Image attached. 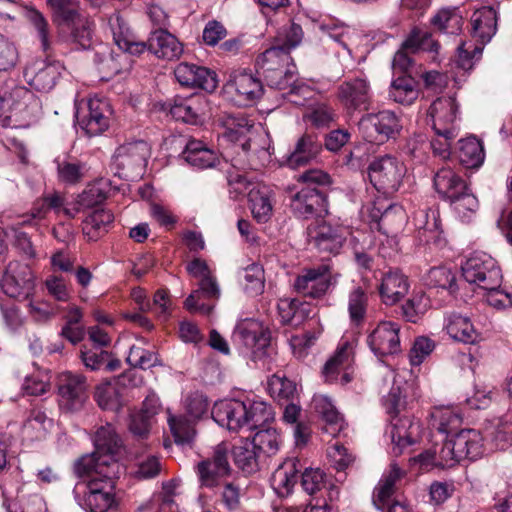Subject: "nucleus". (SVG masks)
<instances>
[{
    "mask_svg": "<svg viewBox=\"0 0 512 512\" xmlns=\"http://www.w3.org/2000/svg\"><path fill=\"white\" fill-rule=\"evenodd\" d=\"M118 461L100 459L87 475L89 480L78 482L74 496L78 504L87 512H106L114 504L115 479L121 474Z\"/></svg>",
    "mask_w": 512,
    "mask_h": 512,
    "instance_id": "nucleus-1",
    "label": "nucleus"
},
{
    "mask_svg": "<svg viewBox=\"0 0 512 512\" xmlns=\"http://www.w3.org/2000/svg\"><path fill=\"white\" fill-rule=\"evenodd\" d=\"M212 417L220 426L231 431H238L244 427L252 430L268 422L272 418V412L261 400L243 402L224 399L214 404Z\"/></svg>",
    "mask_w": 512,
    "mask_h": 512,
    "instance_id": "nucleus-2",
    "label": "nucleus"
},
{
    "mask_svg": "<svg viewBox=\"0 0 512 512\" xmlns=\"http://www.w3.org/2000/svg\"><path fill=\"white\" fill-rule=\"evenodd\" d=\"M457 113L458 105L452 97L436 99L428 110L432 128L437 135L431 145L434 152L442 158L449 156L451 141L458 135Z\"/></svg>",
    "mask_w": 512,
    "mask_h": 512,
    "instance_id": "nucleus-3",
    "label": "nucleus"
},
{
    "mask_svg": "<svg viewBox=\"0 0 512 512\" xmlns=\"http://www.w3.org/2000/svg\"><path fill=\"white\" fill-rule=\"evenodd\" d=\"M188 273L199 279L198 288L186 298L184 307L190 313L209 315L220 297V289L206 262L196 258L187 265Z\"/></svg>",
    "mask_w": 512,
    "mask_h": 512,
    "instance_id": "nucleus-4",
    "label": "nucleus"
},
{
    "mask_svg": "<svg viewBox=\"0 0 512 512\" xmlns=\"http://www.w3.org/2000/svg\"><path fill=\"white\" fill-rule=\"evenodd\" d=\"M231 142H240V147L244 154L258 155L262 162L269 161L270 153L265 148L267 143L266 136L259 127H255L248 119L244 117L228 116L225 120V132L223 133Z\"/></svg>",
    "mask_w": 512,
    "mask_h": 512,
    "instance_id": "nucleus-5",
    "label": "nucleus"
},
{
    "mask_svg": "<svg viewBox=\"0 0 512 512\" xmlns=\"http://www.w3.org/2000/svg\"><path fill=\"white\" fill-rule=\"evenodd\" d=\"M150 156L147 142L139 140L120 145L114 155L111 168L114 174L126 180L140 177Z\"/></svg>",
    "mask_w": 512,
    "mask_h": 512,
    "instance_id": "nucleus-6",
    "label": "nucleus"
},
{
    "mask_svg": "<svg viewBox=\"0 0 512 512\" xmlns=\"http://www.w3.org/2000/svg\"><path fill=\"white\" fill-rule=\"evenodd\" d=\"M291 61L290 51L284 46H273L262 53L257 61L258 73H261L267 84L276 89H284L292 74L288 69Z\"/></svg>",
    "mask_w": 512,
    "mask_h": 512,
    "instance_id": "nucleus-7",
    "label": "nucleus"
},
{
    "mask_svg": "<svg viewBox=\"0 0 512 512\" xmlns=\"http://www.w3.org/2000/svg\"><path fill=\"white\" fill-rule=\"evenodd\" d=\"M462 276L481 290L500 286L503 279L496 260L486 253L472 254L462 265Z\"/></svg>",
    "mask_w": 512,
    "mask_h": 512,
    "instance_id": "nucleus-8",
    "label": "nucleus"
},
{
    "mask_svg": "<svg viewBox=\"0 0 512 512\" xmlns=\"http://www.w3.org/2000/svg\"><path fill=\"white\" fill-rule=\"evenodd\" d=\"M94 443L96 451L91 455L81 457L77 461L75 465L77 474L90 472L100 459L118 461L115 456L121 447V439L111 424L98 428Z\"/></svg>",
    "mask_w": 512,
    "mask_h": 512,
    "instance_id": "nucleus-9",
    "label": "nucleus"
},
{
    "mask_svg": "<svg viewBox=\"0 0 512 512\" xmlns=\"http://www.w3.org/2000/svg\"><path fill=\"white\" fill-rule=\"evenodd\" d=\"M359 129L366 141L382 144L397 136L401 129V119L390 110L367 114L359 122Z\"/></svg>",
    "mask_w": 512,
    "mask_h": 512,
    "instance_id": "nucleus-10",
    "label": "nucleus"
},
{
    "mask_svg": "<svg viewBox=\"0 0 512 512\" xmlns=\"http://www.w3.org/2000/svg\"><path fill=\"white\" fill-rule=\"evenodd\" d=\"M86 377L79 373L65 371L57 379L58 404L62 411L76 412L83 408L87 395Z\"/></svg>",
    "mask_w": 512,
    "mask_h": 512,
    "instance_id": "nucleus-11",
    "label": "nucleus"
},
{
    "mask_svg": "<svg viewBox=\"0 0 512 512\" xmlns=\"http://www.w3.org/2000/svg\"><path fill=\"white\" fill-rule=\"evenodd\" d=\"M336 97L349 113L367 110L372 98L371 85L367 76L360 74L346 78L338 85Z\"/></svg>",
    "mask_w": 512,
    "mask_h": 512,
    "instance_id": "nucleus-12",
    "label": "nucleus"
},
{
    "mask_svg": "<svg viewBox=\"0 0 512 512\" xmlns=\"http://www.w3.org/2000/svg\"><path fill=\"white\" fill-rule=\"evenodd\" d=\"M336 282L337 274H333L328 265L322 264L303 269L294 281V289L305 297L320 298Z\"/></svg>",
    "mask_w": 512,
    "mask_h": 512,
    "instance_id": "nucleus-13",
    "label": "nucleus"
},
{
    "mask_svg": "<svg viewBox=\"0 0 512 512\" xmlns=\"http://www.w3.org/2000/svg\"><path fill=\"white\" fill-rule=\"evenodd\" d=\"M368 174L371 183L378 191L389 194L399 189L405 167L396 158L384 156L370 164Z\"/></svg>",
    "mask_w": 512,
    "mask_h": 512,
    "instance_id": "nucleus-14",
    "label": "nucleus"
},
{
    "mask_svg": "<svg viewBox=\"0 0 512 512\" xmlns=\"http://www.w3.org/2000/svg\"><path fill=\"white\" fill-rule=\"evenodd\" d=\"M1 287L11 298L29 299L35 291V276L27 264L11 261L1 279Z\"/></svg>",
    "mask_w": 512,
    "mask_h": 512,
    "instance_id": "nucleus-15",
    "label": "nucleus"
},
{
    "mask_svg": "<svg viewBox=\"0 0 512 512\" xmlns=\"http://www.w3.org/2000/svg\"><path fill=\"white\" fill-rule=\"evenodd\" d=\"M224 93L235 104L245 106L261 97L263 86L253 74L236 70L229 75Z\"/></svg>",
    "mask_w": 512,
    "mask_h": 512,
    "instance_id": "nucleus-16",
    "label": "nucleus"
},
{
    "mask_svg": "<svg viewBox=\"0 0 512 512\" xmlns=\"http://www.w3.org/2000/svg\"><path fill=\"white\" fill-rule=\"evenodd\" d=\"M266 162L255 154H250L247 163H244L240 155L232 160L231 163L224 162L221 169L225 172L228 191L230 197L238 199L246 194L249 188L254 186L246 175L247 169L258 170L264 166Z\"/></svg>",
    "mask_w": 512,
    "mask_h": 512,
    "instance_id": "nucleus-17",
    "label": "nucleus"
},
{
    "mask_svg": "<svg viewBox=\"0 0 512 512\" xmlns=\"http://www.w3.org/2000/svg\"><path fill=\"white\" fill-rule=\"evenodd\" d=\"M112 111L107 100L90 98L86 109L77 111L78 124L88 136H97L106 131L110 125Z\"/></svg>",
    "mask_w": 512,
    "mask_h": 512,
    "instance_id": "nucleus-18",
    "label": "nucleus"
},
{
    "mask_svg": "<svg viewBox=\"0 0 512 512\" xmlns=\"http://www.w3.org/2000/svg\"><path fill=\"white\" fill-rule=\"evenodd\" d=\"M399 332V324L382 321L368 335L367 343L378 357L396 354L401 351Z\"/></svg>",
    "mask_w": 512,
    "mask_h": 512,
    "instance_id": "nucleus-19",
    "label": "nucleus"
},
{
    "mask_svg": "<svg viewBox=\"0 0 512 512\" xmlns=\"http://www.w3.org/2000/svg\"><path fill=\"white\" fill-rule=\"evenodd\" d=\"M421 432V424L414 417L404 415L395 419L391 430L393 454L399 456L411 452L410 447L420 441Z\"/></svg>",
    "mask_w": 512,
    "mask_h": 512,
    "instance_id": "nucleus-20",
    "label": "nucleus"
},
{
    "mask_svg": "<svg viewBox=\"0 0 512 512\" xmlns=\"http://www.w3.org/2000/svg\"><path fill=\"white\" fill-rule=\"evenodd\" d=\"M244 345L252 350L255 360H260L266 353L270 344V332L254 319L240 321L234 331Z\"/></svg>",
    "mask_w": 512,
    "mask_h": 512,
    "instance_id": "nucleus-21",
    "label": "nucleus"
},
{
    "mask_svg": "<svg viewBox=\"0 0 512 512\" xmlns=\"http://www.w3.org/2000/svg\"><path fill=\"white\" fill-rule=\"evenodd\" d=\"M438 44L434 43L427 32L413 30L409 37L404 41L401 48L395 53L393 58V69L405 73L412 65L411 55L419 51L437 50Z\"/></svg>",
    "mask_w": 512,
    "mask_h": 512,
    "instance_id": "nucleus-22",
    "label": "nucleus"
},
{
    "mask_svg": "<svg viewBox=\"0 0 512 512\" xmlns=\"http://www.w3.org/2000/svg\"><path fill=\"white\" fill-rule=\"evenodd\" d=\"M347 234V229L333 227L325 222L318 223L308 230L310 244L321 252L331 254H337L340 251Z\"/></svg>",
    "mask_w": 512,
    "mask_h": 512,
    "instance_id": "nucleus-23",
    "label": "nucleus"
},
{
    "mask_svg": "<svg viewBox=\"0 0 512 512\" xmlns=\"http://www.w3.org/2000/svg\"><path fill=\"white\" fill-rule=\"evenodd\" d=\"M206 110L207 101L201 94H192L188 97L177 96L169 108L173 118L190 124L201 122Z\"/></svg>",
    "mask_w": 512,
    "mask_h": 512,
    "instance_id": "nucleus-24",
    "label": "nucleus"
},
{
    "mask_svg": "<svg viewBox=\"0 0 512 512\" xmlns=\"http://www.w3.org/2000/svg\"><path fill=\"white\" fill-rule=\"evenodd\" d=\"M174 75L183 86L198 87L209 92L217 87L215 73L206 67L182 62L174 69Z\"/></svg>",
    "mask_w": 512,
    "mask_h": 512,
    "instance_id": "nucleus-25",
    "label": "nucleus"
},
{
    "mask_svg": "<svg viewBox=\"0 0 512 512\" xmlns=\"http://www.w3.org/2000/svg\"><path fill=\"white\" fill-rule=\"evenodd\" d=\"M353 360V346L350 342L344 341L339 345L335 354L326 362L323 368V375L327 382L339 380L342 384L351 381L348 369Z\"/></svg>",
    "mask_w": 512,
    "mask_h": 512,
    "instance_id": "nucleus-26",
    "label": "nucleus"
},
{
    "mask_svg": "<svg viewBox=\"0 0 512 512\" xmlns=\"http://www.w3.org/2000/svg\"><path fill=\"white\" fill-rule=\"evenodd\" d=\"M443 442L440 446L435 444L433 448L420 453L414 458V461L420 462L422 465H434L442 468L454 467L462 461L461 457H458V452L455 449L453 438H446L440 436Z\"/></svg>",
    "mask_w": 512,
    "mask_h": 512,
    "instance_id": "nucleus-27",
    "label": "nucleus"
},
{
    "mask_svg": "<svg viewBox=\"0 0 512 512\" xmlns=\"http://www.w3.org/2000/svg\"><path fill=\"white\" fill-rule=\"evenodd\" d=\"M61 70L59 62L36 61L26 67L25 77L36 90L47 92L55 86Z\"/></svg>",
    "mask_w": 512,
    "mask_h": 512,
    "instance_id": "nucleus-28",
    "label": "nucleus"
},
{
    "mask_svg": "<svg viewBox=\"0 0 512 512\" xmlns=\"http://www.w3.org/2000/svg\"><path fill=\"white\" fill-rule=\"evenodd\" d=\"M249 209L258 223H267L272 215L275 204L273 190L264 184H256L248 192Z\"/></svg>",
    "mask_w": 512,
    "mask_h": 512,
    "instance_id": "nucleus-29",
    "label": "nucleus"
},
{
    "mask_svg": "<svg viewBox=\"0 0 512 512\" xmlns=\"http://www.w3.org/2000/svg\"><path fill=\"white\" fill-rule=\"evenodd\" d=\"M291 209L296 216L308 218L326 211V198L316 188L307 186L292 197Z\"/></svg>",
    "mask_w": 512,
    "mask_h": 512,
    "instance_id": "nucleus-30",
    "label": "nucleus"
},
{
    "mask_svg": "<svg viewBox=\"0 0 512 512\" xmlns=\"http://www.w3.org/2000/svg\"><path fill=\"white\" fill-rule=\"evenodd\" d=\"M408 290V279L398 270L384 273L378 288L381 301L385 305L398 303L408 293Z\"/></svg>",
    "mask_w": 512,
    "mask_h": 512,
    "instance_id": "nucleus-31",
    "label": "nucleus"
},
{
    "mask_svg": "<svg viewBox=\"0 0 512 512\" xmlns=\"http://www.w3.org/2000/svg\"><path fill=\"white\" fill-rule=\"evenodd\" d=\"M472 36L477 43L485 45L497 30V11L494 7L484 6L471 16Z\"/></svg>",
    "mask_w": 512,
    "mask_h": 512,
    "instance_id": "nucleus-32",
    "label": "nucleus"
},
{
    "mask_svg": "<svg viewBox=\"0 0 512 512\" xmlns=\"http://www.w3.org/2000/svg\"><path fill=\"white\" fill-rule=\"evenodd\" d=\"M148 49L158 58L174 60L183 53V46L179 40L166 29L153 31L148 39Z\"/></svg>",
    "mask_w": 512,
    "mask_h": 512,
    "instance_id": "nucleus-33",
    "label": "nucleus"
},
{
    "mask_svg": "<svg viewBox=\"0 0 512 512\" xmlns=\"http://www.w3.org/2000/svg\"><path fill=\"white\" fill-rule=\"evenodd\" d=\"M108 24L113 40L120 50L131 55H140L145 51L146 43L135 40L134 35L119 14L111 15Z\"/></svg>",
    "mask_w": 512,
    "mask_h": 512,
    "instance_id": "nucleus-34",
    "label": "nucleus"
},
{
    "mask_svg": "<svg viewBox=\"0 0 512 512\" xmlns=\"http://www.w3.org/2000/svg\"><path fill=\"white\" fill-rule=\"evenodd\" d=\"M312 408L322 418L325 433L335 437L344 429L342 415L327 396L315 395L312 399Z\"/></svg>",
    "mask_w": 512,
    "mask_h": 512,
    "instance_id": "nucleus-35",
    "label": "nucleus"
},
{
    "mask_svg": "<svg viewBox=\"0 0 512 512\" xmlns=\"http://www.w3.org/2000/svg\"><path fill=\"white\" fill-rule=\"evenodd\" d=\"M322 150V143L316 135L304 134L296 142L294 150L286 160L288 167L297 169L315 159Z\"/></svg>",
    "mask_w": 512,
    "mask_h": 512,
    "instance_id": "nucleus-36",
    "label": "nucleus"
},
{
    "mask_svg": "<svg viewBox=\"0 0 512 512\" xmlns=\"http://www.w3.org/2000/svg\"><path fill=\"white\" fill-rule=\"evenodd\" d=\"M444 329L453 340L465 344H474L480 339V333L470 318L458 313H451L445 318Z\"/></svg>",
    "mask_w": 512,
    "mask_h": 512,
    "instance_id": "nucleus-37",
    "label": "nucleus"
},
{
    "mask_svg": "<svg viewBox=\"0 0 512 512\" xmlns=\"http://www.w3.org/2000/svg\"><path fill=\"white\" fill-rule=\"evenodd\" d=\"M183 158L198 169L212 168L220 163L217 153L200 140H189L183 151Z\"/></svg>",
    "mask_w": 512,
    "mask_h": 512,
    "instance_id": "nucleus-38",
    "label": "nucleus"
},
{
    "mask_svg": "<svg viewBox=\"0 0 512 512\" xmlns=\"http://www.w3.org/2000/svg\"><path fill=\"white\" fill-rule=\"evenodd\" d=\"M458 457L475 460L483 454V438L479 431L464 429L452 436Z\"/></svg>",
    "mask_w": 512,
    "mask_h": 512,
    "instance_id": "nucleus-39",
    "label": "nucleus"
},
{
    "mask_svg": "<svg viewBox=\"0 0 512 512\" xmlns=\"http://www.w3.org/2000/svg\"><path fill=\"white\" fill-rule=\"evenodd\" d=\"M403 475L404 472L395 463L391 464L390 470L383 474L373 493V503L378 509L382 510L389 505L396 483Z\"/></svg>",
    "mask_w": 512,
    "mask_h": 512,
    "instance_id": "nucleus-40",
    "label": "nucleus"
},
{
    "mask_svg": "<svg viewBox=\"0 0 512 512\" xmlns=\"http://www.w3.org/2000/svg\"><path fill=\"white\" fill-rule=\"evenodd\" d=\"M434 186L436 191L447 200L455 198L468 187L465 180L449 167H443L437 171L434 176Z\"/></svg>",
    "mask_w": 512,
    "mask_h": 512,
    "instance_id": "nucleus-41",
    "label": "nucleus"
},
{
    "mask_svg": "<svg viewBox=\"0 0 512 512\" xmlns=\"http://www.w3.org/2000/svg\"><path fill=\"white\" fill-rule=\"evenodd\" d=\"M418 236L425 243L435 242L440 236V221L435 210H419L414 216Z\"/></svg>",
    "mask_w": 512,
    "mask_h": 512,
    "instance_id": "nucleus-42",
    "label": "nucleus"
},
{
    "mask_svg": "<svg viewBox=\"0 0 512 512\" xmlns=\"http://www.w3.org/2000/svg\"><path fill=\"white\" fill-rule=\"evenodd\" d=\"M271 482L279 496L290 495L297 482L296 461L289 459L281 464L273 473Z\"/></svg>",
    "mask_w": 512,
    "mask_h": 512,
    "instance_id": "nucleus-43",
    "label": "nucleus"
},
{
    "mask_svg": "<svg viewBox=\"0 0 512 512\" xmlns=\"http://www.w3.org/2000/svg\"><path fill=\"white\" fill-rule=\"evenodd\" d=\"M458 157L466 168H479L485 159L482 142L474 136L459 141Z\"/></svg>",
    "mask_w": 512,
    "mask_h": 512,
    "instance_id": "nucleus-44",
    "label": "nucleus"
},
{
    "mask_svg": "<svg viewBox=\"0 0 512 512\" xmlns=\"http://www.w3.org/2000/svg\"><path fill=\"white\" fill-rule=\"evenodd\" d=\"M0 100L11 110V117H17L20 113L29 114V107H37V101L33 94L25 87L16 86L8 95L6 92L0 96Z\"/></svg>",
    "mask_w": 512,
    "mask_h": 512,
    "instance_id": "nucleus-45",
    "label": "nucleus"
},
{
    "mask_svg": "<svg viewBox=\"0 0 512 512\" xmlns=\"http://www.w3.org/2000/svg\"><path fill=\"white\" fill-rule=\"evenodd\" d=\"M461 416L450 407L435 408L431 413V426L440 436L453 433L461 425Z\"/></svg>",
    "mask_w": 512,
    "mask_h": 512,
    "instance_id": "nucleus-46",
    "label": "nucleus"
},
{
    "mask_svg": "<svg viewBox=\"0 0 512 512\" xmlns=\"http://www.w3.org/2000/svg\"><path fill=\"white\" fill-rule=\"evenodd\" d=\"M389 97L403 105L412 104L418 98L415 80L408 75L397 77L391 83Z\"/></svg>",
    "mask_w": 512,
    "mask_h": 512,
    "instance_id": "nucleus-47",
    "label": "nucleus"
},
{
    "mask_svg": "<svg viewBox=\"0 0 512 512\" xmlns=\"http://www.w3.org/2000/svg\"><path fill=\"white\" fill-rule=\"evenodd\" d=\"M307 304L296 299L283 298L277 304L278 314L283 324L300 325L308 317Z\"/></svg>",
    "mask_w": 512,
    "mask_h": 512,
    "instance_id": "nucleus-48",
    "label": "nucleus"
},
{
    "mask_svg": "<svg viewBox=\"0 0 512 512\" xmlns=\"http://www.w3.org/2000/svg\"><path fill=\"white\" fill-rule=\"evenodd\" d=\"M94 398L98 406L103 410L117 413L123 407L121 389L116 384L110 382L97 386Z\"/></svg>",
    "mask_w": 512,
    "mask_h": 512,
    "instance_id": "nucleus-49",
    "label": "nucleus"
},
{
    "mask_svg": "<svg viewBox=\"0 0 512 512\" xmlns=\"http://www.w3.org/2000/svg\"><path fill=\"white\" fill-rule=\"evenodd\" d=\"M113 219V214L109 210L96 209L84 220L83 232L90 240H97L107 231Z\"/></svg>",
    "mask_w": 512,
    "mask_h": 512,
    "instance_id": "nucleus-50",
    "label": "nucleus"
},
{
    "mask_svg": "<svg viewBox=\"0 0 512 512\" xmlns=\"http://www.w3.org/2000/svg\"><path fill=\"white\" fill-rule=\"evenodd\" d=\"M368 300L366 291L360 286L354 287L349 293L347 309L353 325L360 326L365 321Z\"/></svg>",
    "mask_w": 512,
    "mask_h": 512,
    "instance_id": "nucleus-51",
    "label": "nucleus"
},
{
    "mask_svg": "<svg viewBox=\"0 0 512 512\" xmlns=\"http://www.w3.org/2000/svg\"><path fill=\"white\" fill-rule=\"evenodd\" d=\"M70 39L82 49H88L93 44L94 22L85 16H79L77 20L71 21Z\"/></svg>",
    "mask_w": 512,
    "mask_h": 512,
    "instance_id": "nucleus-52",
    "label": "nucleus"
},
{
    "mask_svg": "<svg viewBox=\"0 0 512 512\" xmlns=\"http://www.w3.org/2000/svg\"><path fill=\"white\" fill-rule=\"evenodd\" d=\"M234 462L244 473L252 474L258 470V455L252 442L234 446L233 448Z\"/></svg>",
    "mask_w": 512,
    "mask_h": 512,
    "instance_id": "nucleus-53",
    "label": "nucleus"
},
{
    "mask_svg": "<svg viewBox=\"0 0 512 512\" xmlns=\"http://www.w3.org/2000/svg\"><path fill=\"white\" fill-rule=\"evenodd\" d=\"M46 3L52 10L55 21L68 24L81 16L78 0H46Z\"/></svg>",
    "mask_w": 512,
    "mask_h": 512,
    "instance_id": "nucleus-54",
    "label": "nucleus"
},
{
    "mask_svg": "<svg viewBox=\"0 0 512 512\" xmlns=\"http://www.w3.org/2000/svg\"><path fill=\"white\" fill-rule=\"evenodd\" d=\"M196 422L184 414L168 417L169 427L177 443H186L194 438Z\"/></svg>",
    "mask_w": 512,
    "mask_h": 512,
    "instance_id": "nucleus-55",
    "label": "nucleus"
},
{
    "mask_svg": "<svg viewBox=\"0 0 512 512\" xmlns=\"http://www.w3.org/2000/svg\"><path fill=\"white\" fill-rule=\"evenodd\" d=\"M53 426V420L45 412L35 409L23 425V432L36 439L43 438Z\"/></svg>",
    "mask_w": 512,
    "mask_h": 512,
    "instance_id": "nucleus-56",
    "label": "nucleus"
},
{
    "mask_svg": "<svg viewBox=\"0 0 512 512\" xmlns=\"http://www.w3.org/2000/svg\"><path fill=\"white\" fill-rule=\"evenodd\" d=\"M243 287L250 296H258L263 293L265 287L264 270L258 264H251L243 270Z\"/></svg>",
    "mask_w": 512,
    "mask_h": 512,
    "instance_id": "nucleus-57",
    "label": "nucleus"
},
{
    "mask_svg": "<svg viewBox=\"0 0 512 512\" xmlns=\"http://www.w3.org/2000/svg\"><path fill=\"white\" fill-rule=\"evenodd\" d=\"M22 9V14L33 26L41 41V46L44 51L50 47L49 42V24L44 15L34 7L25 6Z\"/></svg>",
    "mask_w": 512,
    "mask_h": 512,
    "instance_id": "nucleus-58",
    "label": "nucleus"
},
{
    "mask_svg": "<svg viewBox=\"0 0 512 512\" xmlns=\"http://www.w3.org/2000/svg\"><path fill=\"white\" fill-rule=\"evenodd\" d=\"M427 285L441 289H447L450 292L456 290V276L454 272L446 266L431 268L425 276Z\"/></svg>",
    "mask_w": 512,
    "mask_h": 512,
    "instance_id": "nucleus-59",
    "label": "nucleus"
},
{
    "mask_svg": "<svg viewBox=\"0 0 512 512\" xmlns=\"http://www.w3.org/2000/svg\"><path fill=\"white\" fill-rule=\"evenodd\" d=\"M196 473L201 487L209 489L217 487L221 479L228 476L226 472L220 471L218 467L214 466L209 459H205L197 464Z\"/></svg>",
    "mask_w": 512,
    "mask_h": 512,
    "instance_id": "nucleus-60",
    "label": "nucleus"
},
{
    "mask_svg": "<svg viewBox=\"0 0 512 512\" xmlns=\"http://www.w3.org/2000/svg\"><path fill=\"white\" fill-rule=\"evenodd\" d=\"M281 443L280 435L275 429H264L258 431L254 437L252 444L256 450L272 456L277 453Z\"/></svg>",
    "mask_w": 512,
    "mask_h": 512,
    "instance_id": "nucleus-61",
    "label": "nucleus"
},
{
    "mask_svg": "<svg viewBox=\"0 0 512 512\" xmlns=\"http://www.w3.org/2000/svg\"><path fill=\"white\" fill-rule=\"evenodd\" d=\"M429 306V298L424 293H415L402 306L403 315L408 321L416 323Z\"/></svg>",
    "mask_w": 512,
    "mask_h": 512,
    "instance_id": "nucleus-62",
    "label": "nucleus"
},
{
    "mask_svg": "<svg viewBox=\"0 0 512 512\" xmlns=\"http://www.w3.org/2000/svg\"><path fill=\"white\" fill-rule=\"evenodd\" d=\"M483 47L479 43L463 42L457 50V65L466 71L472 69L475 61L480 59Z\"/></svg>",
    "mask_w": 512,
    "mask_h": 512,
    "instance_id": "nucleus-63",
    "label": "nucleus"
},
{
    "mask_svg": "<svg viewBox=\"0 0 512 512\" xmlns=\"http://www.w3.org/2000/svg\"><path fill=\"white\" fill-rule=\"evenodd\" d=\"M449 201L454 211L463 220L470 218L471 214L475 213L479 206L477 198L469 191L468 187L463 193H459V195H456L455 198H451Z\"/></svg>",
    "mask_w": 512,
    "mask_h": 512,
    "instance_id": "nucleus-64",
    "label": "nucleus"
}]
</instances>
